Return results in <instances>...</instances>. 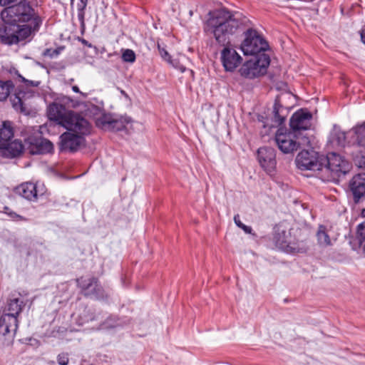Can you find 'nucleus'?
Segmentation results:
<instances>
[{
	"instance_id": "25",
	"label": "nucleus",
	"mask_w": 365,
	"mask_h": 365,
	"mask_svg": "<svg viewBox=\"0 0 365 365\" xmlns=\"http://www.w3.org/2000/svg\"><path fill=\"white\" fill-rule=\"evenodd\" d=\"M14 88L11 81H2L0 80V101L6 100Z\"/></svg>"
},
{
	"instance_id": "5",
	"label": "nucleus",
	"mask_w": 365,
	"mask_h": 365,
	"mask_svg": "<svg viewBox=\"0 0 365 365\" xmlns=\"http://www.w3.org/2000/svg\"><path fill=\"white\" fill-rule=\"evenodd\" d=\"M0 41L3 44H16L26 40L31 35V29L29 26H21L1 13Z\"/></svg>"
},
{
	"instance_id": "15",
	"label": "nucleus",
	"mask_w": 365,
	"mask_h": 365,
	"mask_svg": "<svg viewBox=\"0 0 365 365\" xmlns=\"http://www.w3.org/2000/svg\"><path fill=\"white\" fill-rule=\"evenodd\" d=\"M257 158L260 165L267 171H272L276 165V154L274 148H260L257 150Z\"/></svg>"
},
{
	"instance_id": "38",
	"label": "nucleus",
	"mask_w": 365,
	"mask_h": 365,
	"mask_svg": "<svg viewBox=\"0 0 365 365\" xmlns=\"http://www.w3.org/2000/svg\"><path fill=\"white\" fill-rule=\"evenodd\" d=\"M16 0H0V5L2 6H6L13 2H14Z\"/></svg>"
},
{
	"instance_id": "36",
	"label": "nucleus",
	"mask_w": 365,
	"mask_h": 365,
	"mask_svg": "<svg viewBox=\"0 0 365 365\" xmlns=\"http://www.w3.org/2000/svg\"><path fill=\"white\" fill-rule=\"evenodd\" d=\"M234 222L236 224V225L240 228H241L244 225V224L241 222L240 215L238 214L234 216Z\"/></svg>"
},
{
	"instance_id": "47",
	"label": "nucleus",
	"mask_w": 365,
	"mask_h": 365,
	"mask_svg": "<svg viewBox=\"0 0 365 365\" xmlns=\"http://www.w3.org/2000/svg\"><path fill=\"white\" fill-rule=\"evenodd\" d=\"M80 1H86V2H88V0H80Z\"/></svg>"
},
{
	"instance_id": "29",
	"label": "nucleus",
	"mask_w": 365,
	"mask_h": 365,
	"mask_svg": "<svg viewBox=\"0 0 365 365\" xmlns=\"http://www.w3.org/2000/svg\"><path fill=\"white\" fill-rule=\"evenodd\" d=\"M122 59L125 62L133 63L135 61V54L133 50L126 49L123 52Z\"/></svg>"
},
{
	"instance_id": "45",
	"label": "nucleus",
	"mask_w": 365,
	"mask_h": 365,
	"mask_svg": "<svg viewBox=\"0 0 365 365\" xmlns=\"http://www.w3.org/2000/svg\"><path fill=\"white\" fill-rule=\"evenodd\" d=\"M14 215H15L16 217H18L21 218V216L18 215H17V214H16V213H14Z\"/></svg>"
},
{
	"instance_id": "14",
	"label": "nucleus",
	"mask_w": 365,
	"mask_h": 365,
	"mask_svg": "<svg viewBox=\"0 0 365 365\" xmlns=\"http://www.w3.org/2000/svg\"><path fill=\"white\" fill-rule=\"evenodd\" d=\"M349 187L356 204L365 200V173L353 176L349 181Z\"/></svg>"
},
{
	"instance_id": "11",
	"label": "nucleus",
	"mask_w": 365,
	"mask_h": 365,
	"mask_svg": "<svg viewBox=\"0 0 365 365\" xmlns=\"http://www.w3.org/2000/svg\"><path fill=\"white\" fill-rule=\"evenodd\" d=\"M312 115L307 110L300 109L295 112L289 122V125L292 133H297L302 136L304 135L302 131L307 130L311 127V120Z\"/></svg>"
},
{
	"instance_id": "46",
	"label": "nucleus",
	"mask_w": 365,
	"mask_h": 365,
	"mask_svg": "<svg viewBox=\"0 0 365 365\" xmlns=\"http://www.w3.org/2000/svg\"><path fill=\"white\" fill-rule=\"evenodd\" d=\"M363 250H364V252L365 254V242H364V247H363Z\"/></svg>"
},
{
	"instance_id": "48",
	"label": "nucleus",
	"mask_w": 365,
	"mask_h": 365,
	"mask_svg": "<svg viewBox=\"0 0 365 365\" xmlns=\"http://www.w3.org/2000/svg\"><path fill=\"white\" fill-rule=\"evenodd\" d=\"M190 15L192 16V11H190Z\"/></svg>"
},
{
	"instance_id": "13",
	"label": "nucleus",
	"mask_w": 365,
	"mask_h": 365,
	"mask_svg": "<svg viewBox=\"0 0 365 365\" xmlns=\"http://www.w3.org/2000/svg\"><path fill=\"white\" fill-rule=\"evenodd\" d=\"M25 147L32 155H41L51 153L53 150V143L41 137H29L25 141Z\"/></svg>"
},
{
	"instance_id": "30",
	"label": "nucleus",
	"mask_w": 365,
	"mask_h": 365,
	"mask_svg": "<svg viewBox=\"0 0 365 365\" xmlns=\"http://www.w3.org/2000/svg\"><path fill=\"white\" fill-rule=\"evenodd\" d=\"M357 238L360 245H362L365 240V222L358 225L357 227Z\"/></svg>"
},
{
	"instance_id": "16",
	"label": "nucleus",
	"mask_w": 365,
	"mask_h": 365,
	"mask_svg": "<svg viewBox=\"0 0 365 365\" xmlns=\"http://www.w3.org/2000/svg\"><path fill=\"white\" fill-rule=\"evenodd\" d=\"M274 240L276 245L280 249H287L292 247V236L290 229H288L282 225H279L274 228Z\"/></svg>"
},
{
	"instance_id": "32",
	"label": "nucleus",
	"mask_w": 365,
	"mask_h": 365,
	"mask_svg": "<svg viewBox=\"0 0 365 365\" xmlns=\"http://www.w3.org/2000/svg\"><path fill=\"white\" fill-rule=\"evenodd\" d=\"M58 55V51L56 49L47 48L43 52L44 56H49L51 58L57 56Z\"/></svg>"
},
{
	"instance_id": "3",
	"label": "nucleus",
	"mask_w": 365,
	"mask_h": 365,
	"mask_svg": "<svg viewBox=\"0 0 365 365\" xmlns=\"http://www.w3.org/2000/svg\"><path fill=\"white\" fill-rule=\"evenodd\" d=\"M34 0H21L18 4L5 8L1 13L17 24L27 23L21 26H29L31 34L38 31L42 24L41 18L32 6Z\"/></svg>"
},
{
	"instance_id": "28",
	"label": "nucleus",
	"mask_w": 365,
	"mask_h": 365,
	"mask_svg": "<svg viewBox=\"0 0 365 365\" xmlns=\"http://www.w3.org/2000/svg\"><path fill=\"white\" fill-rule=\"evenodd\" d=\"M333 140H335L338 145L344 146L346 142V134L344 132L337 130L333 133Z\"/></svg>"
},
{
	"instance_id": "7",
	"label": "nucleus",
	"mask_w": 365,
	"mask_h": 365,
	"mask_svg": "<svg viewBox=\"0 0 365 365\" xmlns=\"http://www.w3.org/2000/svg\"><path fill=\"white\" fill-rule=\"evenodd\" d=\"M275 142L279 149L284 153H292L302 147L310 144L309 138L307 135H299L292 132L277 133L275 136Z\"/></svg>"
},
{
	"instance_id": "6",
	"label": "nucleus",
	"mask_w": 365,
	"mask_h": 365,
	"mask_svg": "<svg viewBox=\"0 0 365 365\" xmlns=\"http://www.w3.org/2000/svg\"><path fill=\"white\" fill-rule=\"evenodd\" d=\"M19 78L25 83V88L24 86L20 87L18 92L11 97V101L13 108L16 111L27 115L30 112L29 104L27 101L34 95V91L31 89V87L38 86L40 82L27 80L21 76H19Z\"/></svg>"
},
{
	"instance_id": "2",
	"label": "nucleus",
	"mask_w": 365,
	"mask_h": 365,
	"mask_svg": "<svg viewBox=\"0 0 365 365\" xmlns=\"http://www.w3.org/2000/svg\"><path fill=\"white\" fill-rule=\"evenodd\" d=\"M48 116L68 130L60 136L61 150L73 153L85 144L84 135L91 132V125L86 119L56 103L49 106Z\"/></svg>"
},
{
	"instance_id": "49",
	"label": "nucleus",
	"mask_w": 365,
	"mask_h": 365,
	"mask_svg": "<svg viewBox=\"0 0 365 365\" xmlns=\"http://www.w3.org/2000/svg\"><path fill=\"white\" fill-rule=\"evenodd\" d=\"M91 291H94V290H93V287H91Z\"/></svg>"
},
{
	"instance_id": "21",
	"label": "nucleus",
	"mask_w": 365,
	"mask_h": 365,
	"mask_svg": "<svg viewBox=\"0 0 365 365\" xmlns=\"http://www.w3.org/2000/svg\"><path fill=\"white\" fill-rule=\"evenodd\" d=\"M273 121L276 125H281L286 118L287 110L283 106L275 102L273 107Z\"/></svg>"
},
{
	"instance_id": "4",
	"label": "nucleus",
	"mask_w": 365,
	"mask_h": 365,
	"mask_svg": "<svg viewBox=\"0 0 365 365\" xmlns=\"http://www.w3.org/2000/svg\"><path fill=\"white\" fill-rule=\"evenodd\" d=\"M322 168L319 178L324 181L335 180L349 170L348 161L336 153L321 156Z\"/></svg>"
},
{
	"instance_id": "35",
	"label": "nucleus",
	"mask_w": 365,
	"mask_h": 365,
	"mask_svg": "<svg viewBox=\"0 0 365 365\" xmlns=\"http://www.w3.org/2000/svg\"><path fill=\"white\" fill-rule=\"evenodd\" d=\"M84 16H85V11H78V18L81 22V25L82 27H84V26H85Z\"/></svg>"
},
{
	"instance_id": "43",
	"label": "nucleus",
	"mask_w": 365,
	"mask_h": 365,
	"mask_svg": "<svg viewBox=\"0 0 365 365\" xmlns=\"http://www.w3.org/2000/svg\"><path fill=\"white\" fill-rule=\"evenodd\" d=\"M361 214L364 217H365V209L362 210Z\"/></svg>"
},
{
	"instance_id": "12",
	"label": "nucleus",
	"mask_w": 365,
	"mask_h": 365,
	"mask_svg": "<svg viewBox=\"0 0 365 365\" xmlns=\"http://www.w3.org/2000/svg\"><path fill=\"white\" fill-rule=\"evenodd\" d=\"M79 287L83 292L85 296L90 297L97 299H103L107 298L103 287L98 284V279L95 277L84 279L83 277L77 279Z\"/></svg>"
},
{
	"instance_id": "27",
	"label": "nucleus",
	"mask_w": 365,
	"mask_h": 365,
	"mask_svg": "<svg viewBox=\"0 0 365 365\" xmlns=\"http://www.w3.org/2000/svg\"><path fill=\"white\" fill-rule=\"evenodd\" d=\"M130 122V118H121L120 119L113 118L110 130H122L125 128L126 124Z\"/></svg>"
},
{
	"instance_id": "40",
	"label": "nucleus",
	"mask_w": 365,
	"mask_h": 365,
	"mask_svg": "<svg viewBox=\"0 0 365 365\" xmlns=\"http://www.w3.org/2000/svg\"><path fill=\"white\" fill-rule=\"evenodd\" d=\"M361 38L362 42L365 44V29H362L361 32Z\"/></svg>"
},
{
	"instance_id": "10",
	"label": "nucleus",
	"mask_w": 365,
	"mask_h": 365,
	"mask_svg": "<svg viewBox=\"0 0 365 365\" xmlns=\"http://www.w3.org/2000/svg\"><path fill=\"white\" fill-rule=\"evenodd\" d=\"M322 155L314 150H303L296 158L297 165L302 170L318 172V175L320 176Z\"/></svg>"
},
{
	"instance_id": "34",
	"label": "nucleus",
	"mask_w": 365,
	"mask_h": 365,
	"mask_svg": "<svg viewBox=\"0 0 365 365\" xmlns=\"http://www.w3.org/2000/svg\"><path fill=\"white\" fill-rule=\"evenodd\" d=\"M169 63H170L175 68L179 69L181 72H184L185 71V67L182 65H180L179 62L175 60H171Z\"/></svg>"
},
{
	"instance_id": "20",
	"label": "nucleus",
	"mask_w": 365,
	"mask_h": 365,
	"mask_svg": "<svg viewBox=\"0 0 365 365\" xmlns=\"http://www.w3.org/2000/svg\"><path fill=\"white\" fill-rule=\"evenodd\" d=\"M12 122L5 120L2 122L0 128V142L7 143L14 137Z\"/></svg>"
},
{
	"instance_id": "23",
	"label": "nucleus",
	"mask_w": 365,
	"mask_h": 365,
	"mask_svg": "<svg viewBox=\"0 0 365 365\" xmlns=\"http://www.w3.org/2000/svg\"><path fill=\"white\" fill-rule=\"evenodd\" d=\"M4 148L12 157H16L22 152L24 145L21 141L15 140L11 142L9 141L6 143L4 144Z\"/></svg>"
},
{
	"instance_id": "24",
	"label": "nucleus",
	"mask_w": 365,
	"mask_h": 365,
	"mask_svg": "<svg viewBox=\"0 0 365 365\" xmlns=\"http://www.w3.org/2000/svg\"><path fill=\"white\" fill-rule=\"evenodd\" d=\"M113 118L110 114H103L96 120V126L105 130H110Z\"/></svg>"
},
{
	"instance_id": "17",
	"label": "nucleus",
	"mask_w": 365,
	"mask_h": 365,
	"mask_svg": "<svg viewBox=\"0 0 365 365\" xmlns=\"http://www.w3.org/2000/svg\"><path fill=\"white\" fill-rule=\"evenodd\" d=\"M19 320L12 317L0 315V338L9 336H12L15 334L18 328Z\"/></svg>"
},
{
	"instance_id": "18",
	"label": "nucleus",
	"mask_w": 365,
	"mask_h": 365,
	"mask_svg": "<svg viewBox=\"0 0 365 365\" xmlns=\"http://www.w3.org/2000/svg\"><path fill=\"white\" fill-rule=\"evenodd\" d=\"M26 304L21 297H11L8 299L2 314L18 319Z\"/></svg>"
},
{
	"instance_id": "41",
	"label": "nucleus",
	"mask_w": 365,
	"mask_h": 365,
	"mask_svg": "<svg viewBox=\"0 0 365 365\" xmlns=\"http://www.w3.org/2000/svg\"><path fill=\"white\" fill-rule=\"evenodd\" d=\"M81 42H82L84 45H86V46H89V47H91V43H88V42L86 40H85V39H81Z\"/></svg>"
},
{
	"instance_id": "39",
	"label": "nucleus",
	"mask_w": 365,
	"mask_h": 365,
	"mask_svg": "<svg viewBox=\"0 0 365 365\" xmlns=\"http://www.w3.org/2000/svg\"><path fill=\"white\" fill-rule=\"evenodd\" d=\"M242 230H244V232L247 234H251L252 233V229L251 227H249V226H247L245 225H244L242 227H241Z\"/></svg>"
},
{
	"instance_id": "22",
	"label": "nucleus",
	"mask_w": 365,
	"mask_h": 365,
	"mask_svg": "<svg viewBox=\"0 0 365 365\" xmlns=\"http://www.w3.org/2000/svg\"><path fill=\"white\" fill-rule=\"evenodd\" d=\"M328 229L324 225H319L317 232V237L319 244L323 247L331 246V240L329 235Z\"/></svg>"
},
{
	"instance_id": "26",
	"label": "nucleus",
	"mask_w": 365,
	"mask_h": 365,
	"mask_svg": "<svg viewBox=\"0 0 365 365\" xmlns=\"http://www.w3.org/2000/svg\"><path fill=\"white\" fill-rule=\"evenodd\" d=\"M354 130L356 145L365 147V124L356 127Z\"/></svg>"
},
{
	"instance_id": "33",
	"label": "nucleus",
	"mask_w": 365,
	"mask_h": 365,
	"mask_svg": "<svg viewBox=\"0 0 365 365\" xmlns=\"http://www.w3.org/2000/svg\"><path fill=\"white\" fill-rule=\"evenodd\" d=\"M160 53L161 56L165 61H167L168 62H170L171 61V57H170V54L164 48H162V49L160 48Z\"/></svg>"
},
{
	"instance_id": "37",
	"label": "nucleus",
	"mask_w": 365,
	"mask_h": 365,
	"mask_svg": "<svg viewBox=\"0 0 365 365\" xmlns=\"http://www.w3.org/2000/svg\"><path fill=\"white\" fill-rule=\"evenodd\" d=\"M87 6V2L86 1H80V3L78 4V11H85V9Z\"/></svg>"
},
{
	"instance_id": "9",
	"label": "nucleus",
	"mask_w": 365,
	"mask_h": 365,
	"mask_svg": "<svg viewBox=\"0 0 365 365\" xmlns=\"http://www.w3.org/2000/svg\"><path fill=\"white\" fill-rule=\"evenodd\" d=\"M245 34V38L241 44V49L245 55L256 56L267 48V43L255 30L248 29Z\"/></svg>"
},
{
	"instance_id": "19",
	"label": "nucleus",
	"mask_w": 365,
	"mask_h": 365,
	"mask_svg": "<svg viewBox=\"0 0 365 365\" xmlns=\"http://www.w3.org/2000/svg\"><path fill=\"white\" fill-rule=\"evenodd\" d=\"M16 194L19 196L28 200H36L38 197L36 185L32 182H24L14 189Z\"/></svg>"
},
{
	"instance_id": "31",
	"label": "nucleus",
	"mask_w": 365,
	"mask_h": 365,
	"mask_svg": "<svg viewBox=\"0 0 365 365\" xmlns=\"http://www.w3.org/2000/svg\"><path fill=\"white\" fill-rule=\"evenodd\" d=\"M69 361L68 354L62 352L57 356V362L59 365H68Z\"/></svg>"
},
{
	"instance_id": "42",
	"label": "nucleus",
	"mask_w": 365,
	"mask_h": 365,
	"mask_svg": "<svg viewBox=\"0 0 365 365\" xmlns=\"http://www.w3.org/2000/svg\"><path fill=\"white\" fill-rule=\"evenodd\" d=\"M72 89H73V91L74 92H76V93H80L79 88H78V86H73L72 87Z\"/></svg>"
},
{
	"instance_id": "44",
	"label": "nucleus",
	"mask_w": 365,
	"mask_h": 365,
	"mask_svg": "<svg viewBox=\"0 0 365 365\" xmlns=\"http://www.w3.org/2000/svg\"><path fill=\"white\" fill-rule=\"evenodd\" d=\"M362 158L364 159V167H365V156H362Z\"/></svg>"
},
{
	"instance_id": "1",
	"label": "nucleus",
	"mask_w": 365,
	"mask_h": 365,
	"mask_svg": "<svg viewBox=\"0 0 365 365\" xmlns=\"http://www.w3.org/2000/svg\"><path fill=\"white\" fill-rule=\"evenodd\" d=\"M205 24V31L214 36L216 41L224 48L220 59L226 71H233L242 61V57L229 46L230 36L235 34L242 21L237 14H232L225 9L210 11Z\"/></svg>"
},
{
	"instance_id": "8",
	"label": "nucleus",
	"mask_w": 365,
	"mask_h": 365,
	"mask_svg": "<svg viewBox=\"0 0 365 365\" xmlns=\"http://www.w3.org/2000/svg\"><path fill=\"white\" fill-rule=\"evenodd\" d=\"M270 63L269 56L262 53L245 62L240 69L242 76L247 78H254L264 75Z\"/></svg>"
}]
</instances>
